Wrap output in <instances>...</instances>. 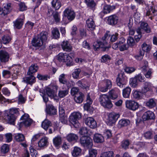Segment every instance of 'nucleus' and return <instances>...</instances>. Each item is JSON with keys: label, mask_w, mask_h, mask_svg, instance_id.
<instances>
[{"label": "nucleus", "mask_w": 157, "mask_h": 157, "mask_svg": "<svg viewBox=\"0 0 157 157\" xmlns=\"http://www.w3.org/2000/svg\"><path fill=\"white\" fill-rule=\"evenodd\" d=\"M144 54V52L140 50L139 51V54L135 56L134 57L137 60H141L143 59Z\"/></svg>", "instance_id": "nucleus-60"}, {"label": "nucleus", "mask_w": 157, "mask_h": 157, "mask_svg": "<svg viewBox=\"0 0 157 157\" xmlns=\"http://www.w3.org/2000/svg\"><path fill=\"white\" fill-rule=\"evenodd\" d=\"M86 101V103L84 105V107L85 110L89 111L91 108L90 105L93 102V101L90 98L89 94L87 95Z\"/></svg>", "instance_id": "nucleus-20"}, {"label": "nucleus", "mask_w": 157, "mask_h": 157, "mask_svg": "<svg viewBox=\"0 0 157 157\" xmlns=\"http://www.w3.org/2000/svg\"><path fill=\"white\" fill-rule=\"evenodd\" d=\"M99 101L101 105L105 108L110 109L113 107V104L108 95H101L99 97Z\"/></svg>", "instance_id": "nucleus-2"}, {"label": "nucleus", "mask_w": 157, "mask_h": 157, "mask_svg": "<svg viewBox=\"0 0 157 157\" xmlns=\"http://www.w3.org/2000/svg\"><path fill=\"white\" fill-rule=\"evenodd\" d=\"M80 142L82 146L88 148H91L93 146L92 139L88 136H82L80 138Z\"/></svg>", "instance_id": "nucleus-5"}, {"label": "nucleus", "mask_w": 157, "mask_h": 157, "mask_svg": "<svg viewBox=\"0 0 157 157\" xmlns=\"http://www.w3.org/2000/svg\"><path fill=\"white\" fill-rule=\"evenodd\" d=\"M129 144V142L128 140H123L121 142V146L123 148L126 150L128 148Z\"/></svg>", "instance_id": "nucleus-55"}, {"label": "nucleus", "mask_w": 157, "mask_h": 157, "mask_svg": "<svg viewBox=\"0 0 157 157\" xmlns=\"http://www.w3.org/2000/svg\"><path fill=\"white\" fill-rule=\"evenodd\" d=\"M126 107L130 110H136L139 108L138 103L134 101L127 100L125 102Z\"/></svg>", "instance_id": "nucleus-10"}, {"label": "nucleus", "mask_w": 157, "mask_h": 157, "mask_svg": "<svg viewBox=\"0 0 157 157\" xmlns=\"http://www.w3.org/2000/svg\"><path fill=\"white\" fill-rule=\"evenodd\" d=\"M84 94L82 92H79L78 94L74 97L75 101L78 103H81L83 101L84 97Z\"/></svg>", "instance_id": "nucleus-27"}, {"label": "nucleus", "mask_w": 157, "mask_h": 157, "mask_svg": "<svg viewBox=\"0 0 157 157\" xmlns=\"http://www.w3.org/2000/svg\"><path fill=\"white\" fill-rule=\"evenodd\" d=\"M81 72L80 68H77L75 69L72 73V76L75 79H78L79 78V74Z\"/></svg>", "instance_id": "nucleus-41"}, {"label": "nucleus", "mask_w": 157, "mask_h": 157, "mask_svg": "<svg viewBox=\"0 0 157 157\" xmlns=\"http://www.w3.org/2000/svg\"><path fill=\"white\" fill-rule=\"evenodd\" d=\"M141 93L137 90H133L132 92L133 98L137 99H140V98Z\"/></svg>", "instance_id": "nucleus-52"}, {"label": "nucleus", "mask_w": 157, "mask_h": 157, "mask_svg": "<svg viewBox=\"0 0 157 157\" xmlns=\"http://www.w3.org/2000/svg\"><path fill=\"white\" fill-rule=\"evenodd\" d=\"M79 133L80 134L84 136L86 135H91L92 133L90 130H88L86 127H82L80 129Z\"/></svg>", "instance_id": "nucleus-31"}, {"label": "nucleus", "mask_w": 157, "mask_h": 157, "mask_svg": "<svg viewBox=\"0 0 157 157\" xmlns=\"http://www.w3.org/2000/svg\"><path fill=\"white\" fill-rule=\"evenodd\" d=\"M3 8H2L4 13V16L9 13L11 11V3H5L3 4Z\"/></svg>", "instance_id": "nucleus-22"}, {"label": "nucleus", "mask_w": 157, "mask_h": 157, "mask_svg": "<svg viewBox=\"0 0 157 157\" xmlns=\"http://www.w3.org/2000/svg\"><path fill=\"white\" fill-rule=\"evenodd\" d=\"M68 94V91L67 90H60L59 91L58 96L60 98H62L65 97Z\"/></svg>", "instance_id": "nucleus-51"}, {"label": "nucleus", "mask_w": 157, "mask_h": 157, "mask_svg": "<svg viewBox=\"0 0 157 157\" xmlns=\"http://www.w3.org/2000/svg\"><path fill=\"white\" fill-rule=\"evenodd\" d=\"M93 140L94 142L96 143H101L103 142L104 138L101 134L96 133L94 135Z\"/></svg>", "instance_id": "nucleus-25"}, {"label": "nucleus", "mask_w": 157, "mask_h": 157, "mask_svg": "<svg viewBox=\"0 0 157 157\" xmlns=\"http://www.w3.org/2000/svg\"><path fill=\"white\" fill-rule=\"evenodd\" d=\"M109 38L108 34L106 33L105 34L104 36L102 37V40L103 43L101 42L97 41L94 42L93 46L95 50H97L99 48H103L104 46L107 43L106 40H107Z\"/></svg>", "instance_id": "nucleus-8"}, {"label": "nucleus", "mask_w": 157, "mask_h": 157, "mask_svg": "<svg viewBox=\"0 0 157 157\" xmlns=\"http://www.w3.org/2000/svg\"><path fill=\"white\" fill-rule=\"evenodd\" d=\"M53 143L56 147H58L61 143V138L60 136H57L53 139Z\"/></svg>", "instance_id": "nucleus-45"}, {"label": "nucleus", "mask_w": 157, "mask_h": 157, "mask_svg": "<svg viewBox=\"0 0 157 157\" xmlns=\"http://www.w3.org/2000/svg\"><path fill=\"white\" fill-rule=\"evenodd\" d=\"M115 8V7L114 6L106 5L103 7L102 12L104 13H109L114 10Z\"/></svg>", "instance_id": "nucleus-26"}, {"label": "nucleus", "mask_w": 157, "mask_h": 157, "mask_svg": "<svg viewBox=\"0 0 157 157\" xmlns=\"http://www.w3.org/2000/svg\"><path fill=\"white\" fill-rule=\"evenodd\" d=\"M103 85H105L109 89L112 87V82L110 80L107 79L103 82Z\"/></svg>", "instance_id": "nucleus-61"}, {"label": "nucleus", "mask_w": 157, "mask_h": 157, "mask_svg": "<svg viewBox=\"0 0 157 157\" xmlns=\"http://www.w3.org/2000/svg\"><path fill=\"white\" fill-rule=\"evenodd\" d=\"M152 87L151 84L148 82H145L144 83L143 88L142 89V92L146 93L148 91H149L152 89Z\"/></svg>", "instance_id": "nucleus-23"}, {"label": "nucleus", "mask_w": 157, "mask_h": 157, "mask_svg": "<svg viewBox=\"0 0 157 157\" xmlns=\"http://www.w3.org/2000/svg\"><path fill=\"white\" fill-rule=\"evenodd\" d=\"M85 2L88 6L91 8H93L96 5L93 0H85Z\"/></svg>", "instance_id": "nucleus-54"}, {"label": "nucleus", "mask_w": 157, "mask_h": 157, "mask_svg": "<svg viewBox=\"0 0 157 157\" xmlns=\"http://www.w3.org/2000/svg\"><path fill=\"white\" fill-rule=\"evenodd\" d=\"M142 117L143 120L145 121L155 119V116L152 111L148 110L144 113Z\"/></svg>", "instance_id": "nucleus-12"}, {"label": "nucleus", "mask_w": 157, "mask_h": 157, "mask_svg": "<svg viewBox=\"0 0 157 157\" xmlns=\"http://www.w3.org/2000/svg\"><path fill=\"white\" fill-rule=\"evenodd\" d=\"M66 75L64 74H61L59 77V81L60 82L63 84H67V81L65 79Z\"/></svg>", "instance_id": "nucleus-47"}, {"label": "nucleus", "mask_w": 157, "mask_h": 157, "mask_svg": "<svg viewBox=\"0 0 157 157\" xmlns=\"http://www.w3.org/2000/svg\"><path fill=\"white\" fill-rule=\"evenodd\" d=\"M58 59L59 62H66L67 64H70L72 61V58L69 55L60 53L58 55Z\"/></svg>", "instance_id": "nucleus-7"}, {"label": "nucleus", "mask_w": 157, "mask_h": 157, "mask_svg": "<svg viewBox=\"0 0 157 157\" xmlns=\"http://www.w3.org/2000/svg\"><path fill=\"white\" fill-rule=\"evenodd\" d=\"M64 14L70 21L73 20L75 17V13L74 11L71 9L67 8L64 11Z\"/></svg>", "instance_id": "nucleus-11"}, {"label": "nucleus", "mask_w": 157, "mask_h": 157, "mask_svg": "<svg viewBox=\"0 0 157 157\" xmlns=\"http://www.w3.org/2000/svg\"><path fill=\"white\" fill-rule=\"evenodd\" d=\"M9 146L7 144H4L1 147V151L3 153L7 152L9 150Z\"/></svg>", "instance_id": "nucleus-56"}, {"label": "nucleus", "mask_w": 157, "mask_h": 157, "mask_svg": "<svg viewBox=\"0 0 157 157\" xmlns=\"http://www.w3.org/2000/svg\"><path fill=\"white\" fill-rule=\"evenodd\" d=\"M38 69V67L36 64H32L29 67L27 72L28 74L30 75L36 72Z\"/></svg>", "instance_id": "nucleus-29"}, {"label": "nucleus", "mask_w": 157, "mask_h": 157, "mask_svg": "<svg viewBox=\"0 0 157 157\" xmlns=\"http://www.w3.org/2000/svg\"><path fill=\"white\" fill-rule=\"evenodd\" d=\"M19 114L18 109L11 108L8 110H6L4 113L5 119L9 123L14 124L17 116Z\"/></svg>", "instance_id": "nucleus-1"}, {"label": "nucleus", "mask_w": 157, "mask_h": 157, "mask_svg": "<svg viewBox=\"0 0 157 157\" xmlns=\"http://www.w3.org/2000/svg\"><path fill=\"white\" fill-rule=\"evenodd\" d=\"M141 71L143 72H146L149 68L148 65V63L146 60L143 61L141 63Z\"/></svg>", "instance_id": "nucleus-40"}, {"label": "nucleus", "mask_w": 157, "mask_h": 157, "mask_svg": "<svg viewBox=\"0 0 157 157\" xmlns=\"http://www.w3.org/2000/svg\"><path fill=\"white\" fill-rule=\"evenodd\" d=\"M52 16L54 21L56 23H59L60 22V16L59 13L57 12H55Z\"/></svg>", "instance_id": "nucleus-49"}, {"label": "nucleus", "mask_w": 157, "mask_h": 157, "mask_svg": "<svg viewBox=\"0 0 157 157\" xmlns=\"http://www.w3.org/2000/svg\"><path fill=\"white\" fill-rule=\"evenodd\" d=\"M82 114L80 112H74L72 113L69 118V121L76 128L79 127L80 124L78 120L81 118Z\"/></svg>", "instance_id": "nucleus-4"}, {"label": "nucleus", "mask_w": 157, "mask_h": 157, "mask_svg": "<svg viewBox=\"0 0 157 157\" xmlns=\"http://www.w3.org/2000/svg\"><path fill=\"white\" fill-rule=\"evenodd\" d=\"M24 81L26 83L32 84L35 82V78L33 75H31L29 77L25 78Z\"/></svg>", "instance_id": "nucleus-36"}, {"label": "nucleus", "mask_w": 157, "mask_h": 157, "mask_svg": "<svg viewBox=\"0 0 157 157\" xmlns=\"http://www.w3.org/2000/svg\"><path fill=\"white\" fill-rule=\"evenodd\" d=\"M81 151L82 150L80 148L75 147L72 152V155L74 157H77L80 155Z\"/></svg>", "instance_id": "nucleus-38"}, {"label": "nucleus", "mask_w": 157, "mask_h": 157, "mask_svg": "<svg viewBox=\"0 0 157 157\" xmlns=\"http://www.w3.org/2000/svg\"><path fill=\"white\" fill-rule=\"evenodd\" d=\"M52 33L53 38L56 39H58L59 37L60 33L57 28H55L52 30Z\"/></svg>", "instance_id": "nucleus-42"}, {"label": "nucleus", "mask_w": 157, "mask_h": 157, "mask_svg": "<svg viewBox=\"0 0 157 157\" xmlns=\"http://www.w3.org/2000/svg\"><path fill=\"white\" fill-rule=\"evenodd\" d=\"M14 24L16 28L20 29L23 25V19L21 18L18 19L14 22Z\"/></svg>", "instance_id": "nucleus-39"}, {"label": "nucleus", "mask_w": 157, "mask_h": 157, "mask_svg": "<svg viewBox=\"0 0 157 157\" xmlns=\"http://www.w3.org/2000/svg\"><path fill=\"white\" fill-rule=\"evenodd\" d=\"M156 103L152 98L149 100L146 103V106L149 108H153L155 105Z\"/></svg>", "instance_id": "nucleus-46"}, {"label": "nucleus", "mask_w": 157, "mask_h": 157, "mask_svg": "<svg viewBox=\"0 0 157 157\" xmlns=\"http://www.w3.org/2000/svg\"><path fill=\"white\" fill-rule=\"evenodd\" d=\"M131 91L130 87L128 86L124 89L122 90V95L124 98H129Z\"/></svg>", "instance_id": "nucleus-28"}, {"label": "nucleus", "mask_w": 157, "mask_h": 157, "mask_svg": "<svg viewBox=\"0 0 157 157\" xmlns=\"http://www.w3.org/2000/svg\"><path fill=\"white\" fill-rule=\"evenodd\" d=\"M61 46L62 49L65 51L70 52L72 49L71 45L67 40H64L61 44Z\"/></svg>", "instance_id": "nucleus-18"}, {"label": "nucleus", "mask_w": 157, "mask_h": 157, "mask_svg": "<svg viewBox=\"0 0 157 157\" xmlns=\"http://www.w3.org/2000/svg\"><path fill=\"white\" fill-rule=\"evenodd\" d=\"M120 117L119 114L114 112L109 113L108 115L107 120V124L110 126H112L117 121Z\"/></svg>", "instance_id": "nucleus-6"}, {"label": "nucleus", "mask_w": 157, "mask_h": 157, "mask_svg": "<svg viewBox=\"0 0 157 157\" xmlns=\"http://www.w3.org/2000/svg\"><path fill=\"white\" fill-rule=\"evenodd\" d=\"M141 29H143L147 33H149L151 32V29L148 26V24L144 22H141L140 24Z\"/></svg>", "instance_id": "nucleus-34"}, {"label": "nucleus", "mask_w": 157, "mask_h": 157, "mask_svg": "<svg viewBox=\"0 0 157 157\" xmlns=\"http://www.w3.org/2000/svg\"><path fill=\"white\" fill-rule=\"evenodd\" d=\"M15 140L18 142H21L25 140V136L21 133H18L16 135L15 137Z\"/></svg>", "instance_id": "nucleus-50"}, {"label": "nucleus", "mask_w": 157, "mask_h": 157, "mask_svg": "<svg viewBox=\"0 0 157 157\" xmlns=\"http://www.w3.org/2000/svg\"><path fill=\"white\" fill-rule=\"evenodd\" d=\"M10 58L9 55L6 52L0 51V60L2 62L5 63L8 61Z\"/></svg>", "instance_id": "nucleus-14"}, {"label": "nucleus", "mask_w": 157, "mask_h": 157, "mask_svg": "<svg viewBox=\"0 0 157 157\" xmlns=\"http://www.w3.org/2000/svg\"><path fill=\"white\" fill-rule=\"evenodd\" d=\"M48 142V139L47 137L41 138L38 142V144L39 147H43L46 146Z\"/></svg>", "instance_id": "nucleus-33"}, {"label": "nucleus", "mask_w": 157, "mask_h": 157, "mask_svg": "<svg viewBox=\"0 0 157 157\" xmlns=\"http://www.w3.org/2000/svg\"><path fill=\"white\" fill-rule=\"evenodd\" d=\"M89 155L90 157H96L97 154V151L94 149H91L89 150Z\"/></svg>", "instance_id": "nucleus-63"}, {"label": "nucleus", "mask_w": 157, "mask_h": 157, "mask_svg": "<svg viewBox=\"0 0 157 157\" xmlns=\"http://www.w3.org/2000/svg\"><path fill=\"white\" fill-rule=\"evenodd\" d=\"M11 40V38L9 36H4L2 38V42L5 44L8 43Z\"/></svg>", "instance_id": "nucleus-59"}, {"label": "nucleus", "mask_w": 157, "mask_h": 157, "mask_svg": "<svg viewBox=\"0 0 157 157\" xmlns=\"http://www.w3.org/2000/svg\"><path fill=\"white\" fill-rule=\"evenodd\" d=\"M144 136L147 139H151L153 137L152 133L150 131L145 132L144 134Z\"/></svg>", "instance_id": "nucleus-62"}, {"label": "nucleus", "mask_w": 157, "mask_h": 157, "mask_svg": "<svg viewBox=\"0 0 157 157\" xmlns=\"http://www.w3.org/2000/svg\"><path fill=\"white\" fill-rule=\"evenodd\" d=\"M117 17L115 15H111L109 17L108 22L109 24L111 25L116 24L118 21Z\"/></svg>", "instance_id": "nucleus-24"}, {"label": "nucleus", "mask_w": 157, "mask_h": 157, "mask_svg": "<svg viewBox=\"0 0 157 157\" xmlns=\"http://www.w3.org/2000/svg\"><path fill=\"white\" fill-rule=\"evenodd\" d=\"M104 157H113L114 154L113 151H108L104 153Z\"/></svg>", "instance_id": "nucleus-64"}, {"label": "nucleus", "mask_w": 157, "mask_h": 157, "mask_svg": "<svg viewBox=\"0 0 157 157\" xmlns=\"http://www.w3.org/2000/svg\"><path fill=\"white\" fill-rule=\"evenodd\" d=\"M58 88V86L56 85H51L45 88V92L49 97L56 100L57 98L56 92Z\"/></svg>", "instance_id": "nucleus-3"}, {"label": "nucleus", "mask_w": 157, "mask_h": 157, "mask_svg": "<svg viewBox=\"0 0 157 157\" xmlns=\"http://www.w3.org/2000/svg\"><path fill=\"white\" fill-rule=\"evenodd\" d=\"M86 124L92 128H94L97 126L96 121L92 117H88L85 120Z\"/></svg>", "instance_id": "nucleus-13"}, {"label": "nucleus", "mask_w": 157, "mask_h": 157, "mask_svg": "<svg viewBox=\"0 0 157 157\" xmlns=\"http://www.w3.org/2000/svg\"><path fill=\"white\" fill-rule=\"evenodd\" d=\"M138 81L140 82H144L145 81V77L141 74L137 75L135 76Z\"/></svg>", "instance_id": "nucleus-53"}, {"label": "nucleus", "mask_w": 157, "mask_h": 157, "mask_svg": "<svg viewBox=\"0 0 157 157\" xmlns=\"http://www.w3.org/2000/svg\"><path fill=\"white\" fill-rule=\"evenodd\" d=\"M67 139L69 142L76 141L78 139V136L75 134L70 133L67 135Z\"/></svg>", "instance_id": "nucleus-37"}, {"label": "nucleus", "mask_w": 157, "mask_h": 157, "mask_svg": "<svg viewBox=\"0 0 157 157\" xmlns=\"http://www.w3.org/2000/svg\"><path fill=\"white\" fill-rule=\"evenodd\" d=\"M116 82L117 85L121 88H123L124 87L126 83V78L118 77L116 79Z\"/></svg>", "instance_id": "nucleus-17"}, {"label": "nucleus", "mask_w": 157, "mask_h": 157, "mask_svg": "<svg viewBox=\"0 0 157 157\" xmlns=\"http://www.w3.org/2000/svg\"><path fill=\"white\" fill-rule=\"evenodd\" d=\"M128 44L131 46H133L135 44V41L133 37L131 36H129L127 40Z\"/></svg>", "instance_id": "nucleus-57"}, {"label": "nucleus", "mask_w": 157, "mask_h": 157, "mask_svg": "<svg viewBox=\"0 0 157 157\" xmlns=\"http://www.w3.org/2000/svg\"><path fill=\"white\" fill-rule=\"evenodd\" d=\"M48 35V33L47 32L43 31L38 34L37 36L44 43L47 39Z\"/></svg>", "instance_id": "nucleus-32"}, {"label": "nucleus", "mask_w": 157, "mask_h": 157, "mask_svg": "<svg viewBox=\"0 0 157 157\" xmlns=\"http://www.w3.org/2000/svg\"><path fill=\"white\" fill-rule=\"evenodd\" d=\"M44 42L40 39L37 36L33 38L32 41V44L33 46L40 47L43 44Z\"/></svg>", "instance_id": "nucleus-19"}, {"label": "nucleus", "mask_w": 157, "mask_h": 157, "mask_svg": "<svg viewBox=\"0 0 157 157\" xmlns=\"http://www.w3.org/2000/svg\"><path fill=\"white\" fill-rule=\"evenodd\" d=\"M155 16H156L157 17V7L153 5L152 6H149L147 10L145 16H148L149 18L152 19V17Z\"/></svg>", "instance_id": "nucleus-9"}, {"label": "nucleus", "mask_w": 157, "mask_h": 157, "mask_svg": "<svg viewBox=\"0 0 157 157\" xmlns=\"http://www.w3.org/2000/svg\"><path fill=\"white\" fill-rule=\"evenodd\" d=\"M88 28L90 30H93L95 29V25L93 19L91 18L88 19L86 21Z\"/></svg>", "instance_id": "nucleus-21"}, {"label": "nucleus", "mask_w": 157, "mask_h": 157, "mask_svg": "<svg viewBox=\"0 0 157 157\" xmlns=\"http://www.w3.org/2000/svg\"><path fill=\"white\" fill-rule=\"evenodd\" d=\"M45 111L47 114L50 115L56 114L57 112L56 108L52 105H47Z\"/></svg>", "instance_id": "nucleus-16"}, {"label": "nucleus", "mask_w": 157, "mask_h": 157, "mask_svg": "<svg viewBox=\"0 0 157 157\" xmlns=\"http://www.w3.org/2000/svg\"><path fill=\"white\" fill-rule=\"evenodd\" d=\"M136 78L134 77L130 79L129 84L131 86L133 87L136 88L138 86V82Z\"/></svg>", "instance_id": "nucleus-43"}, {"label": "nucleus", "mask_w": 157, "mask_h": 157, "mask_svg": "<svg viewBox=\"0 0 157 157\" xmlns=\"http://www.w3.org/2000/svg\"><path fill=\"white\" fill-rule=\"evenodd\" d=\"M79 90L76 87H74L72 88L71 90V93L72 95L75 96L76 95L79 93Z\"/></svg>", "instance_id": "nucleus-58"}, {"label": "nucleus", "mask_w": 157, "mask_h": 157, "mask_svg": "<svg viewBox=\"0 0 157 157\" xmlns=\"http://www.w3.org/2000/svg\"><path fill=\"white\" fill-rule=\"evenodd\" d=\"M52 5L56 10L59 9L61 6V3L58 0H53L52 2Z\"/></svg>", "instance_id": "nucleus-44"}, {"label": "nucleus", "mask_w": 157, "mask_h": 157, "mask_svg": "<svg viewBox=\"0 0 157 157\" xmlns=\"http://www.w3.org/2000/svg\"><path fill=\"white\" fill-rule=\"evenodd\" d=\"M130 121L127 120L122 119L120 120L117 124L118 128H121L122 127L127 126L130 123Z\"/></svg>", "instance_id": "nucleus-30"}, {"label": "nucleus", "mask_w": 157, "mask_h": 157, "mask_svg": "<svg viewBox=\"0 0 157 157\" xmlns=\"http://www.w3.org/2000/svg\"><path fill=\"white\" fill-rule=\"evenodd\" d=\"M52 125V123L48 119H45L42 123V127L45 130H47L48 128Z\"/></svg>", "instance_id": "nucleus-35"}, {"label": "nucleus", "mask_w": 157, "mask_h": 157, "mask_svg": "<svg viewBox=\"0 0 157 157\" xmlns=\"http://www.w3.org/2000/svg\"><path fill=\"white\" fill-rule=\"evenodd\" d=\"M142 49V51L148 52L149 51L151 48V46L145 43H144L141 45Z\"/></svg>", "instance_id": "nucleus-48"}, {"label": "nucleus", "mask_w": 157, "mask_h": 157, "mask_svg": "<svg viewBox=\"0 0 157 157\" xmlns=\"http://www.w3.org/2000/svg\"><path fill=\"white\" fill-rule=\"evenodd\" d=\"M120 91V90L117 88H114L109 92L108 96L109 98L112 99L114 100L118 97V94Z\"/></svg>", "instance_id": "nucleus-15"}]
</instances>
